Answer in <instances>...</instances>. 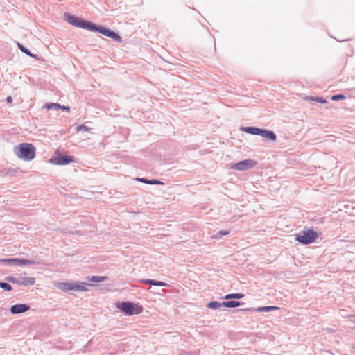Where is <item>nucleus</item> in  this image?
Segmentation results:
<instances>
[{"instance_id": "nucleus-1", "label": "nucleus", "mask_w": 355, "mask_h": 355, "mask_svg": "<svg viewBox=\"0 0 355 355\" xmlns=\"http://www.w3.org/2000/svg\"><path fill=\"white\" fill-rule=\"evenodd\" d=\"M35 147L28 143L20 144L14 148V152L17 157L26 162L31 161L35 158Z\"/></svg>"}, {"instance_id": "nucleus-2", "label": "nucleus", "mask_w": 355, "mask_h": 355, "mask_svg": "<svg viewBox=\"0 0 355 355\" xmlns=\"http://www.w3.org/2000/svg\"><path fill=\"white\" fill-rule=\"evenodd\" d=\"M53 285L58 289L62 291L64 293L71 291H81L85 292L88 291L89 284L82 282H54Z\"/></svg>"}, {"instance_id": "nucleus-3", "label": "nucleus", "mask_w": 355, "mask_h": 355, "mask_svg": "<svg viewBox=\"0 0 355 355\" xmlns=\"http://www.w3.org/2000/svg\"><path fill=\"white\" fill-rule=\"evenodd\" d=\"M116 307L125 315H132L140 314L143 309L141 306L130 302H123L118 303Z\"/></svg>"}, {"instance_id": "nucleus-4", "label": "nucleus", "mask_w": 355, "mask_h": 355, "mask_svg": "<svg viewBox=\"0 0 355 355\" xmlns=\"http://www.w3.org/2000/svg\"><path fill=\"white\" fill-rule=\"evenodd\" d=\"M318 236L317 232L309 229L295 234V240L301 244L308 245L314 242Z\"/></svg>"}, {"instance_id": "nucleus-5", "label": "nucleus", "mask_w": 355, "mask_h": 355, "mask_svg": "<svg viewBox=\"0 0 355 355\" xmlns=\"http://www.w3.org/2000/svg\"><path fill=\"white\" fill-rule=\"evenodd\" d=\"M64 17L68 24L78 28H82L90 31L92 23L83 20L69 14H65Z\"/></svg>"}, {"instance_id": "nucleus-6", "label": "nucleus", "mask_w": 355, "mask_h": 355, "mask_svg": "<svg viewBox=\"0 0 355 355\" xmlns=\"http://www.w3.org/2000/svg\"><path fill=\"white\" fill-rule=\"evenodd\" d=\"M91 31H98V33H101L102 35L112 38L116 42H121V38L120 35H119L117 33L114 32L113 31H111L106 27L104 26H97L95 24H92V27L90 29Z\"/></svg>"}, {"instance_id": "nucleus-7", "label": "nucleus", "mask_w": 355, "mask_h": 355, "mask_svg": "<svg viewBox=\"0 0 355 355\" xmlns=\"http://www.w3.org/2000/svg\"><path fill=\"white\" fill-rule=\"evenodd\" d=\"M73 162V158L71 156L55 155L49 159V163L53 165L64 166Z\"/></svg>"}, {"instance_id": "nucleus-8", "label": "nucleus", "mask_w": 355, "mask_h": 355, "mask_svg": "<svg viewBox=\"0 0 355 355\" xmlns=\"http://www.w3.org/2000/svg\"><path fill=\"white\" fill-rule=\"evenodd\" d=\"M255 164L256 162L252 159H245L233 164L231 166V168L238 171H245L252 168Z\"/></svg>"}, {"instance_id": "nucleus-9", "label": "nucleus", "mask_w": 355, "mask_h": 355, "mask_svg": "<svg viewBox=\"0 0 355 355\" xmlns=\"http://www.w3.org/2000/svg\"><path fill=\"white\" fill-rule=\"evenodd\" d=\"M30 309V306L25 304H18L11 306L10 312L12 314H19L24 313Z\"/></svg>"}, {"instance_id": "nucleus-10", "label": "nucleus", "mask_w": 355, "mask_h": 355, "mask_svg": "<svg viewBox=\"0 0 355 355\" xmlns=\"http://www.w3.org/2000/svg\"><path fill=\"white\" fill-rule=\"evenodd\" d=\"M266 139H268L270 141H275L277 139L276 135L271 130L260 129L259 135Z\"/></svg>"}, {"instance_id": "nucleus-11", "label": "nucleus", "mask_w": 355, "mask_h": 355, "mask_svg": "<svg viewBox=\"0 0 355 355\" xmlns=\"http://www.w3.org/2000/svg\"><path fill=\"white\" fill-rule=\"evenodd\" d=\"M35 283V279L34 277H19V286H31Z\"/></svg>"}, {"instance_id": "nucleus-12", "label": "nucleus", "mask_w": 355, "mask_h": 355, "mask_svg": "<svg viewBox=\"0 0 355 355\" xmlns=\"http://www.w3.org/2000/svg\"><path fill=\"white\" fill-rule=\"evenodd\" d=\"M260 128L248 126V127H241L240 130L250 135H258Z\"/></svg>"}, {"instance_id": "nucleus-13", "label": "nucleus", "mask_w": 355, "mask_h": 355, "mask_svg": "<svg viewBox=\"0 0 355 355\" xmlns=\"http://www.w3.org/2000/svg\"><path fill=\"white\" fill-rule=\"evenodd\" d=\"M141 282L146 284H150L157 286H166L167 284L164 282L153 280V279H143Z\"/></svg>"}, {"instance_id": "nucleus-14", "label": "nucleus", "mask_w": 355, "mask_h": 355, "mask_svg": "<svg viewBox=\"0 0 355 355\" xmlns=\"http://www.w3.org/2000/svg\"><path fill=\"white\" fill-rule=\"evenodd\" d=\"M136 180L139 182H143L145 184H164L162 182L157 180H147L145 178H137Z\"/></svg>"}, {"instance_id": "nucleus-15", "label": "nucleus", "mask_w": 355, "mask_h": 355, "mask_svg": "<svg viewBox=\"0 0 355 355\" xmlns=\"http://www.w3.org/2000/svg\"><path fill=\"white\" fill-rule=\"evenodd\" d=\"M207 306L209 309L217 310V309L221 308L222 306H223V302H219L217 301H211L207 304Z\"/></svg>"}, {"instance_id": "nucleus-16", "label": "nucleus", "mask_w": 355, "mask_h": 355, "mask_svg": "<svg viewBox=\"0 0 355 355\" xmlns=\"http://www.w3.org/2000/svg\"><path fill=\"white\" fill-rule=\"evenodd\" d=\"M17 46H18L19 49L21 50V52H23L24 53H25L26 55H28V56H30L31 58H35V59L38 60V58H37V55H34V54L31 53L30 52V51L28 49H27L26 48H25L22 44L18 43Z\"/></svg>"}, {"instance_id": "nucleus-17", "label": "nucleus", "mask_w": 355, "mask_h": 355, "mask_svg": "<svg viewBox=\"0 0 355 355\" xmlns=\"http://www.w3.org/2000/svg\"><path fill=\"white\" fill-rule=\"evenodd\" d=\"M0 263H8V265H18L19 266V259L12 258V259H0Z\"/></svg>"}, {"instance_id": "nucleus-18", "label": "nucleus", "mask_w": 355, "mask_h": 355, "mask_svg": "<svg viewBox=\"0 0 355 355\" xmlns=\"http://www.w3.org/2000/svg\"><path fill=\"white\" fill-rule=\"evenodd\" d=\"M279 308L277 307V306H268L259 307V308L255 309V311L256 312H268V311H270L277 310Z\"/></svg>"}, {"instance_id": "nucleus-19", "label": "nucleus", "mask_w": 355, "mask_h": 355, "mask_svg": "<svg viewBox=\"0 0 355 355\" xmlns=\"http://www.w3.org/2000/svg\"><path fill=\"white\" fill-rule=\"evenodd\" d=\"M223 306L227 308H234L240 306L241 302L237 301H225L223 302Z\"/></svg>"}, {"instance_id": "nucleus-20", "label": "nucleus", "mask_w": 355, "mask_h": 355, "mask_svg": "<svg viewBox=\"0 0 355 355\" xmlns=\"http://www.w3.org/2000/svg\"><path fill=\"white\" fill-rule=\"evenodd\" d=\"M230 233V230H220L211 236L212 239H220L223 236L227 235Z\"/></svg>"}, {"instance_id": "nucleus-21", "label": "nucleus", "mask_w": 355, "mask_h": 355, "mask_svg": "<svg viewBox=\"0 0 355 355\" xmlns=\"http://www.w3.org/2000/svg\"><path fill=\"white\" fill-rule=\"evenodd\" d=\"M61 107V105L57 103H46L44 105V108L47 110H58Z\"/></svg>"}, {"instance_id": "nucleus-22", "label": "nucleus", "mask_w": 355, "mask_h": 355, "mask_svg": "<svg viewBox=\"0 0 355 355\" xmlns=\"http://www.w3.org/2000/svg\"><path fill=\"white\" fill-rule=\"evenodd\" d=\"M243 294L242 293H231L227 294L224 297V299L225 300H230V299H241L243 297Z\"/></svg>"}, {"instance_id": "nucleus-23", "label": "nucleus", "mask_w": 355, "mask_h": 355, "mask_svg": "<svg viewBox=\"0 0 355 355\" xmlns=\"http://www.w3.org/2000/svg\"><path fill=\"white\" fill-rule=\"evenodd\" d=\"M106 278L105 277H101V276H92V277H88L87 279L94 282H101L105 281Z\"/></svg>"}, {"instance_id": "nucleus-24", "label": "nucleus", "mask_w": 355, "mask_h": 355, "mask_svg": "<svg viewBox=\"0 0 355 355\" xmlns=\"http://www.w3.org/2000/svg\"><path fill=\"white\" fill-rule=\"evenodd\" d=\"M37 262L35 260L30 259H19V266L20 265H28V264H35Z\"/></svg>"}, {"instance_id": "nucleus-25", "label": "nucleus", "mask_w": 355, "mask_h": 355, "mask_svg": "<svg viewBox=\"0 0 355 355\" xmlns=\"http://www.w3.org/2000/svg\"><path fill=\"white\" fill-rule=\"evenodd\" d=\"M6 279L9 282L19 285V278H16V277H14L12 276H8V277H6Z\"/></svg>"}, {"instance_id": "nucleus-26", "label": "nucleus", "mask_w": 355, "mask_h": 355, "mask_svg": "<svg viewBox=\"0 0 355 355\" xmlns=\"http://www.w3.org/2000/svg\"><path fill=\"white\" fill-rule=\"evenodd\" d=\"M0 288L8 291L12 290V286L6 282H0Z\"/></svg>"}, {"instance_id": "nucleus-27", "label": "nucleus", "mask_w": 355, "mask_h": 355, "mask_svg": "<svg viewBox=\"0 0 355 355\" xmlns=\"http://www.w3.org/2000/svg\"><path fill=\"white\" fill-rule=\"evenodd\" d=\"M76 130L78 131H85V132H87V131L89 130V128L87 126H86V125L83 124V125H78L76 127Z\"/></svg>"}, {"instance_id": "nucleus-28", "label": "nucleus", "mask_w": 355, "mask_h": 355, "mask_svg": "<svg viewBox=\"0 0 355 355\" xmlns=\"http://www.w3.org/2000/svg\"><path fill=\"white\" fill-rule=\"evenodd\" d=\"M345 96H344L343 94H338V95H334V96H331L332 101L345 99Z\"/></svg>"}, {"instance_id": "nucleus-29", "label": "nucleus", "mask_w": 355, "mask_h": 355, "mask_svg": "<svg viewBox=\"0 0 355 355\" xmlns=\"http://www.w3.org/2000/svg\"><path fill=\"white\" fill-rule=\"evenodd\" d=\"M314 101L322 104H324L327 103V101L322 97H315Z\"/></svg>"}, {"instance_id": "nucleus-30", "label": "nucleus", "mask_w": 355, "mask_h": 355, "mask_svg": "<svg viewBox=\"0 0 355 355\" xmlns=\"http://www.w3.org/2000/svg\"><path fill=\"white\" fill-rule=\"evenodd\" d=\"M60 109L67 111V112H70V107L68 106L61 105V107H60Z\"/></svg>"}, {"instance_id": "nucleus-31", "label": "nucleus", "mask_w": 355, "mask_h": 355, "mask_svg": "<svg viewBox=\"0 0 355 355\" xmlns=\"http://www.w3.org/2000/svg\"><path fill=\"white\" fill-rule=\"evenodd\" d=\"M314 98H315V97H312V96H306L304 98V99L306 101H314Z\"/></svg>"}, {"instance_id": "nucleus-32", "label": "nucleus", "mask_w": 355, "mask_h": 355, "mask_svg": "<svg viewBox=\"0 0 355 355\" xmlns=\"http://www.w3.org/2000/svg\"><path fill=\"white\" fill-rule=\"evenodd\" d=\"M7 102L11 103L12 101V98L11 96H8L6 98Z\"/></svg>"}]
</instances>
